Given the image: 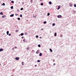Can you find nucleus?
Masks as SVG:
<instances>
[{
	"label": "nucleus",
	"instance_id": "29",
	"mask_svg": "<svg viewBox=\"0 0 76 76\" xmlns=\"http://www.w3.org/2000/svg\"><path fill=\"white\" fill-rule=\"evenodd\" d=\"M43 23H44V24H45L46 23H47V22H46V21H45V22H43Z\"/></svg>",
	"mask_w": 76,
	"mask_h": 76
},
{
	"label": "nucleus",
	"instance_id": "10",
	"mask_svg": "<svg viewBox=\"0 0 76 76\" xmlns=\"http://www.w3.org/2000/svg\"><path fill=\"white\" fill-rule=\"evenodd\" d=\"M39 56H42V53H40L39 54Z\"/></svg>",
	"mask_w": 76,
	"mask_h": 76
},
{
	"label": "nucleus",
	"instance_id": "31",
	"mask_svg": "<svg viewBox=\"0 0 76 76\" xmlns=\"http://www.w3.org/2000/svg\"><path fill=\"white\" fill-rule=\"evenodd\" d=\"M33 17L34 18H36V16H33Z\"/></svg>",
	"mask_w": 76,
	"mask_h": 76
},
{
	"label": "nucleus",
	"instance_id": "3",
	"mask_svg": "<svg viewBox=\"0 0 76 76\" xmlns=\"http://www.w3.org/2000/svg\"><path fill=\"white\" fill-rule=\"evenodd\" d=\"M4 50V49H3L1 48L0 49V52H1V51H2Z\"/></svg>",
	"mask_w": 76,
	"mask_h": 76
},
{
	"label": "nucleus",
	"instance_id": "9",
	"mask_svg": "<svg viewBox=\"0 0 76 76\" xmlns=\"http://www.w3.org/2000/svg\"><path fill=\"white\" fill-rule=\"evenodd\" d=\"M49 4H51L52 3L51 2V1H50L49 2Z\"/></svg>",
	"mask_w": 76,
	"mask_h": 76
},
{
	"label": "nucleus",
	"instance_id": "8",
	"mask_svg": "<svg viewBox=\"0 0 76 76\" xmlns=\"http://www.w3.org/2000/svg\"><path fill=\"white\" fill-rule=\"evenodd\" d=\"M54 35L55 37H56V36H57V33H55Z\"/></svg>",
	"mask_w": 76,
	"mask_h": 76
},
{
	"label": "nucleus",
	"instance_id": "45",
	"mask_svg": "<svg viewBox=\"0 0 76 76\" xmlns=\"http://www.w3.org/2000/svg\"><path fill=\"white\" fill-rule=\"evenodd\" d=\"M42 0H40V1H42Z\"/></svg>",
	"mask_w": 76,
	"mask_h": 76
},
{
	"label": "nucleus",
	"instance_id": "26",
	"mask_svg": "<svg viewBox=\"0 0 76 76\" xmlns=\"http://www.w3.org/2000/svg\"><path fill=\"white\" fill-rule=\"evenodd\" d=\"M20 18H18V20H20Z\"/></svg>",
	"mask_w": 76,
	"mask_h": 76
},
{
	"label": "nucleus",
	"instance_id": "4",
	"mask_svg": "<svg viewBox=\"0 0 76 76\" xmlns=\"http://www.w3.org/2000/svg\"><path fill=\"white\" fill-rule=\"evenodd\" d=\"M0 15H3V13L2 12H1L0 13Z\"/></svg>",
	"mask_w": 76,
	"mask_h": 76
},
{
	"label": "nucleus",
	"instance_id": "34",
	"mask_svg": "<svg viewBox=\"0 0 76 76\" xmlns=\"http://www.w3.org/2000/svg\"><path fill=\"white\" fill-rule=\"evenodd\" d=\"M17 47L16 46H15V47H14V48H15V49H16V48H17Z\"/></svg>",
	"mask_w": 76,
	"mask_h": 76
},
{
	"label": "nucleus",
	"instance_id": "43",
	"mask_svg": "<svg viewBox=\"0 0 76 76\" xmlns=\"http://www.w3.org/2000/svg\"><path fill=\"white\" fill-rule=\"evenodd\" d=\"M21 38H23V37H21Z\"/></svg>",
	"mask_w": 76,
	"mask_h": 76
},
{
	"label": "nucleus",
	"instance_id": "22",
	"mask_svg": "<svg viewBox=\"0 0 76 76\" xmlns=\"http://www.w3.org/2000/svg\"><path fill=\"white\" fill-rule=\"evenodd\" d=\"M37 62H38V63H39L40 62V61H39V60H38L37 61Z\"/></svg>",
	"mask_w": 76,
	"mask_h": 76
},
{
	"label": "nucleus",
	"instance_id": "5",
	"mask_svg": "<svg viewBox=\"0 0 76 76\" xmlns=\"http://www.w3.org/2000/svg\"><path fill=\"white\" fill-rule=\"evenodd\" d=\"M14 16V14H12V15H10V17H13Z\"/></svg>",
	"mask_w": 76,
	"mask_h": 76
},
{
	"label": "nucleus",
	"instance_id": "42",
	"mask_svg": "<svg viewBox=\"0 0 76 76\" xmlns=\"http://www.w3.org/2000/svg\"><path fill=\"white\" fill-rule=\"evenodd\" d=\"M41 30H43V28H42Z\"/></svg>",
	"mask_w": 76,
	"mask_h": 76
},
{
	"label": "nucleus",
	"instance_id": "21",
	"mask_svg": "<svg viewBox=\"0 0 76 76\" xmlns=\"http://www.w3.org/2000/svg\"><path fill=\"white\" fill-rule=\"evenodd\" d=\"M19 31L18 30H16L15 31L16 32H18Z\"/></svg>",
	"mask_w": 76,
	"mask_h": 76
},
{
	"label": "nucleus",
	"instance_id": "28",
	"mask_svg": "<svg viewBox=\"0 0 76 76\" xmlns=\"http://www.w3.org/2000/svg\"><path fill=\"white\" fill-rule=\"evenodd\" d=\"M69 6H70L71 7H72V4H70V5H69Z\"/></svg>",
	"mask_w": 76,
	"mask_h": 76
},
{
	"label": "nucleus",
	"instance_id": "23",
	"mask_svg": "<svg viewBox=\"0 0 76 76\" xmlns=\"http://www.w3.org/2000/svg\"><path fill=\"white\" fill-rule=\"evenodd\" d=\"M23 41H24V42H26V39H24L23 40Z\"/></svg>",
	"mask_w": 76,
	"mask_h": 76
},
{
	"label": "nucleus",
	"instance_id": "12",
	"mask_svg": "<svg viewBox=\"0 0 76 76\" xmlns=\"http://www.w3.org/2000/svg\"><path fill=\"white\" fill-rule=\"evenodd\" d=\"M20 35H21V36H23V34L21 33V34H20Z\"/></svg>",
	"mask_w": 76,
	"mask_h": 76
},
{
	"label": "nucleus",
	"instance_id": "48",
	"mask_svg": "<svg viewBox=\"0 0 76 76\" xmlns=\"http://www.w3.org/2000/svg\"><path fill=\"white\" fill-rule=\"evenodd\" d=\"M18 10V12H19V11Z\"/></svg>",
	"mask_w": 76,
	"mask_h": 76
},
{
	"label": "nucleus",
	"instance_id": "35",
	"mask_svg": "<svg viewBox=\"0 0 76 76\" xmlns=\"http://www.w3.org/2000/svg\"><path fill=\"white\" fill-rule=\"evenodd\" d=\"M20 10H23V8H21L20 9Z\"/></svg>",
	"mask_w": 76,
	"mask_h": 76
},
{
	"label": "nucleus",
	"instance_id": "2",
	"mask_svg": "<svg viewBox=\"0 0 76 76\" xmlns=\"http://www.w3.org/2000/svg\"><path fill=\"white\" fill-rule=\"evenodd\" d=\"M15 59L17 60H19V57H16Z\"/></svg>",
	"mask_w": 76,
	"mask_h": 76
},
{
	"label": "nucleus",
	"instance_id": "6",
	"mask_svg": "<svg viewBox=\"0 0 76 76\" xmlns=\"http://www.w3.org/2000/svg\"><path fill=\"white\" fill-rule=\"evenodd\" d=\"M36 54H38L39 53V50H37V52H36Z\"/></svg>",
	"mask_w": 76,
	"mask_h": 76
},
{
	"label": "nucleus",
	"instance_id": "27",
	"mask_svg": "<svg viewBox=\"0 0 76 76\" xmlns=\"http://www.w3.org/2000/svg\"><path fill=\"white\" fill-rule=\"evenodd\" d=\"M30 2H31V3H32L33 2V1H32V0H31L30 1Z\"/></svg>",
	"mask_w": 76,
	"mask_h": 76
},
{
	"label": "nucleus",
	"instance_id": "40",
	"mask_svg": "<svg viewBox=\"0 0 76 76\" xmlns=\"http://www.w3.org/2000/svg\"><path fill=\"white\" fill-rule=\"evenodd\" d=\"M15 16H18V15H17V14H15Z\"/></svg>",
	"mask_w": 76,
	"mask_h": 76
},
{
	"label": "nucleus",
	"instance_id": "16",
	"mask_svg": "<svg viewBox=\"0 0 76 76\" xmlns=\"http://www.w3.org/2000/svg\"><path fill=\"white\" fill-rule=\"evenodd\" d=\"M29 47H28L27 48V50H29Z\"/></svg>",
	"mask_w": 76,
	"mask_h": 76
},
{
	"label": "nucleus",
	"instance_id": "14",
	"mask_svg": "<svg viewBox=\"0 0 76 76\" xmlns=\"http://www.w3.org/2000/svg\"><path fill=\"white\" fill-rule=\"evenodd\" d=\"M5 16H5V15H3L2 16V18H4L5 17Z\"/></svg>",
	"mask_w": 76,
	"mask_h": 76
},
{
	"label": "nucleus",
	"instance_id": "25",
	"mask_svg": "<svg viewBox=\"0 0 76 76\" xmlns=\"http://www.w3.org/2000/svg\"><path fill=\"white\" fill-rule=\"evenodd\" d=\"M2 5H3V6H5V4L4 3H3V4Z\"/></svg>",
	"mask_w": 76,
	"mask_h": 76
},
{
	"label": "nucleus",
	"instance_id": "1",
	"mask_svg": "<svg viewBox=\"0 0 76 76\" xmlns=\"http://www.w3.org/2000/svg\"><path fill=\"white\" fill-rule=\"evenodd\" d=\"M62 17V16L61 15H58V18H61Z\"/></svg>",
	"mask_w": 76,
	"mask_h": 76
},
{
	"label": "nucleus",
	"instance_id": "32",
	"mask_svg": "<svg viewBox=\"0 0 76 76\" xmlns=\"http://www.w3.org/2000/svg\"><path fill=\"white\" fill-rule=\"evenodd\" d=\"M74 7H76V4H74Z\"/></svg>",
	"mask_w": 76,
	"mask_h": 76
},
{
	"label": "nucleus",
	"instance_id": "18",
	"mask_svg": "<svg viewBox=\"0 0 76 76\" xmlns=\"http://www.w3.org/2000/svg\"><path fill=\"white\" fill-rule=\"evenodd\" d=\"M41 6H43V5H44V4H43V3H41Z\"/></svg>",
	"mask_w": 76,
	"mask_h": 76
},
{
	"label": "nucleus",
	"instance_id": "36",
	"mask_svg": "<svg viewBox=\"0 0 76 76\" xmlns=\"http://www.w3.org/2000/svg\"><path fill=\"white\" fill-rule=\"evenodd\" d=\"M8 35L9 36H10L11 35V34H9Z\"/></svg>",
	"mask_w": 76,
	"mask_h": 76
},
{
	"label": "nucleus",
	"instance_id": "19",
	"mask_svg": "<svg viewBox=\"0 0 76 76\" xmlns=\"http://www.w3.org/2000/svg\"><path fill=\"white\" fill-rule=\"evenodd\" d=\"M11 8L12 9H13V6H11Z\"/></svg>",
	"mask_w": 76,
	"mask_h": 76
},
{
	"label": "nucleus",
	"instance_id": "39",
	"mask_svg": "<svg viewBox=\"0 0 76 76\" xmlns=\"http://www.w3.org/2000/svg\"><path fill=\"white\" fill-rule=\"evenodd\" d=\"M53 62H54V61H55V60H53Z\"/></svg>",
	"mask_w": 76,
	"mask_h": 76
},
{
	"label": "nucleus",
	"instance_id": "24",
	"mask_svg": "<svg viewBox=\"0 0 76 76\" xmlns=\"http://www.w3.org/2000/svg\"><path fill=\"white\" fill-rule=\"evenodd\" d=\"M20 17H21V18H22V15L21 14H20Z\"/></svg>",
	"mask_w": 76,
	"mask_h": 76
},
{
	"label": "nucleus",
	"instance_id": "41",
	"mask_svg": "<svg viewBox=\"0 0 76 76\" xmlns=\"http://www.w3.org/2000/svg\"><path fill=\"white\" fill-rule=\"evenodd\" d=\"M14 50V48H12V50Z\"/></svg>",
	"mask_w": 76,
	"mask_h": 76
},
{
	"label": "nucleus",
	"instance_id": "33",
	"mask_svg": "<svg viewBox=\"0 0 76 76\" xmlns=\"http://www.w3.org/2000/svg\"><path fill=\"white\" fill-rule=\"evenodd\" d=\"M38 46L39 47H41V46L40 45H38Z\"/></svg>",
	"mask_w": 76,
	"mask_h": 76
},
{
	"label": "nucleus",
	"instance_id": "17",
	"mask_svg": "<svg viewBox=\"0 0 76 76\" xmlns=\"http://www.w3.org/2000/svg\"><path fill=\"white\" fill-rule=\"evenodd\" d=\"M11 2L12 3H14V1H11Z\"/></svg>",
	"mask_w": 76,
	"mask_h": 76
},
{
	"label": "nucleus",
	"instance_id": "13",
	"mask_svg": "<svg viewBox=\"0 0 76 76\" xmlns=\"http://www.w3.org/2000/svg\"><path fill=\"white\" fill-rule=\"evenodd\" d=\"M50 50L51 52H53V50L51 49H50Z\"/></svg>",
	"mask_w": 76,
	"mask_h": 76
},
{
	"label": "nucleus",
	"instance_id": "44",
	"mask_svg": "<svg viewBox=\"0 0 76 76\" xmlns=\"http://www.w3.org/2000/svg\"><path fill=\"white\" fill-rule=\"evenodd\" d=\"M35 66H37V65H35Z\"/></svg>",
	"mask_w": 76,
	"mask_h": 76
},
{
	"label": "nucleus",
	"instance_id": "38",
	"mask_svg": "<svg viewBox=\"0 0 76 76\" xmlns=\"http://www.w3.org/2000/svg\"><path fill=\"white\" fill-rule=\"evenodd\" d=\"M53 65H54V66H55V65H56V63H54V64H53Z\"/></svg>",
	"mask_w": 76,
	"mask_h": 76
},
{
	"label": "nucleus",
	"instance_id": "7",
	"mask_svg": "<svg viewBox=\"0 0 76 76\" xmlns=\"http://www.w3.org/2000/svg\"><path fill=\"white\" fill-rule=\"evenodd\" d=\"M9 31H7V35H9Z\"/></svg>",
	"mask_w": 76,
	"mask_h": 76
},
{
	"label": "nucleus",
	"instance_id": "50",
	"mask_svg": "<svg viewBox=\"0 0 76 76\" xmlns=\"http://www.w3.org/2000/svg\"><path fill=\"white\" fill-rule=\"evenodd\" d=\"M40 38H41V37H40Z\"/></svg>",
	"mask_w": 76,
	"mask_h": 76
},
{
	"label": "nucleus",
	"instance_id": "30",
	"mask_svg": "<svg viewBox=\"0 0 76 76\" xmlns=\"http://www.w3.org/2000/svg\"><path fill=\"white\" fill-rule=\"evenodd\" d=\"M50 15V13H48L47 15H48V16H49Z\"/></svg>",
	"mask_w": 76,
	"mask_h": 76
},
{
	"label": "nucleus",
	"instance_id": "47",
	"mask_svg": "<svg viewBox=\"0 0 76 76\" xmlns=\"http://www.w3.org/2000/svg\"><path fill=\"white\" fill-rule=\"evenodd\" d=\"M0 65H1V64L0 63Z\"/></svg>",
	"mask_w": 76,
	"mask_h": 76
},
{
	"label": "nucleus",
	"instance_id": "49",
	"mask_svg": "<svg viewBox=\"0 0 76 76\" xmlns=\"http://www.w3.org/2000/svg\"><path fill=\"white\" fill-rule=\"evenodd\" d=\"M40 38H41V37H40Z\"/></svg>",
	"mask_w": 76,
	"mask_h": 76
},
{
	"label": "nucleus",
	"instance_id": "11",
	"mask_svg": "<svg viewBox=\"0 0 76 76\" xmlns=\"http://www.w3.org/2000/svg\"><path fill=\"white\" fill-rule=\"evenodd\" d=\"M59 9H60V6L58 7V10Z\"/></svg>",
	"mask_w": 76,
	"mask_h": 76
},
{
	"label": "nucleus",
	"instance_id": "20",
	"mask_svg": "<svg viewBox=\"0 0 76 76\" xmlns=\"http://www.w3.org/2000/svg\"><path fill=\"white\" fill-rule=\"evenodd\" d=\"M52 25L53 26H55V23H53V24H52Z\"/></svg>",
	"mask_w": 76,
	"mask_h": 76
},
{
	"label": "nucleus",
	"instance_id": "46",
	"mask_svg": "<svg viewBox=\"0 0 76 76\" xmlns=\"http://www.w3.org/2000/svg\"><path fill=\"white\" fill-rule=\"evenodd\" d=\"M61 37H62V36H61Z\"/></svg>",
	"mask_w": 76,
	"mask_h": 76
},
{
	"label": "nucleus",
	"instance_id": "37",
	"mask_svg": "<svg viewBox=\"0 0 76 76\" xmlns=\"http://www.w3.org/2000/svg\"><path fill=\"white\" fill-rule=\"evenodd\" d=\"M38 36L37 35V36H36V38H38Z\"/></svg>",
	"mask_w": 76,
	"mask_h": 76
},
{
	"label": "nucleus",
	"instance_id": "15",
	"mask_svg": "<svg viewBox=\"0 0 76 76\" xmlns=\"http://www.w3.org/2000/svg\"><path fill=\"white\" fill-rule=\"evenodd\" d=\"M22 66H23V65H24V63L23 62H22Z\"/></svg>",
	"mask_w": 76,
	"mask_h": 76
}]
</instances>
